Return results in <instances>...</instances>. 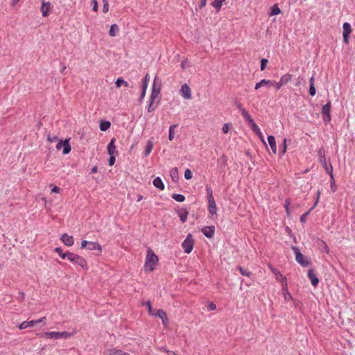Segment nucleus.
<instances>
[{
    "label": "nucleus",
    "mask_w": 355,
    "mask_h": 355,
    "mask_svg": "<svg viewBox=\"0 0 355 355\" xmlns=\"http://www.w3.org/2000/svg\"><path fill=\"white\" fill-rule=\"evenodd\" d=\"M158 262V257L155 254L150 248L147 250L146 257L144 264V270L147 272H152L155 268V266Z\"/></svg>",
    "instance_id": "1"
},
{
    "label": "nucleus",
    "mask_w": 355,
    "mask_h": 355,
    "mask_svg": "<svg viewBox=\"0 0 355 355\" xmlns=\"http://www.w3.org/2000/svg\"><path fill=\"white\" fill-rule=\"evenodd\" d=\"M58 139V137L57 136H51L50 134H49L47 135V140L49 141V142H55L57 141Z\"/></svg>",
    "instance_id": "49"
},
{
    "label": "nucleus",
    "mask_w": 355,
    "mask_h": 355,
    "mask_svg": "<svg viewBox=\"0 0 355 355\" xmlns=\"http://www.w3.org/2000/svg\"><path fill=\"white\" fill-rule=\"evenodd\" d=\"M254 133H256L258 135L259 138L261 140L262 142L266 144L265 141H264L263 136L260 129H259V132H255Z\"/></svg>",
    "instance_id": "59"
},
{
    "label": "nucleus",
    "mask_w": 355,
    "mask_h": 355,
    "mask_svg": "<svg viewBox=\"0 0 355 355\" xmlns=\"http://www.w3.org/2000/svg\"><path fill=\"white\" fill-rule=\"evenodd\" d=\"M72 334L67 331L59 332V339H67L72 336Z\"/></svg>",
    "instance_id": "39"
},
{
    "label": "nucleus",
    "mask_w": 355,
    "mask_h": 355,
    "mask_svg": "<svg viewBox=\"0 0 355 355\" xmlns=\"http://www.w3.org/2000/svg\"><path fill=\"white\" fill-rule=\"evenodd\" d=\"M289 205H290V200H286V202H285V205H284V208L286 209V214H287L288 216L290 215Z\"/></svg>",
    "instance_id": "53"
},
{
    "label": "nucleus",
    "mask_w": 355,
    "mask_h": 355,
    "mask_svg": "<svg viewBox=\"0 0 355 355\" xmlns=\"http://www.w3.org/2000/svg\"><path fill=\"white\" fill-rule=\"evenodd\" d=\"M155 316L160 318L164 325L166 326L168 322V318L166 312L162 309H158L155 312Z\"/></svg>",
    "instance_id": "17"
},
{
    "label": "nucleus",
    "mask_w": 355,
    "mask_h": 355,
    "mask_svg": "<svg viewBox=\"0 0 355 355\" xmlns=\"http://www.w3.org/2000/svg\"><path fill=\"white\" fill-rule=\"evenodd\" d=\"M225 0H214L212 3H211V6L213 7H214L216 9V11L218 12L222 6H223V3L225 1Z\"/></svg>",
    "instance_id": "30"
},
{
    "label": "nucleus",
    "mask_w": 355,
    "mask_h": 355,
    "mask_svg": "<svg viewBox=\"0 0 355 355\" xmlns=\"http://www.w3.org/2000/svg\"><path fill=\"white\" fill-rule=\"evenodd\" d=\"M115 85L117 87H120L121 86L123 85L125 87H128L129 86L128 83L125 81L122 78H119L115 81Z\"/></svg>",
    "instance_id": "33"
},
{
    "label": "nucleus",
    "mask_w": 355,
    "mask_h": 355,
    "mask_svg": "<svg viewBox=\"0 0 355 355\" xmlns=\"http://www.w3.org/2000/svg\"><path fill=\"white\" fill-rule=\"evenodd\" d=\"M51 10L50 3H43L41 7V11L43 17H47L49 15V11Z\"/></svg>",
    "instance_id": "24"
},
{
    "label": "nucleus",
    "mask_w": 355,
    "mask_h": 355,
    "mask_svg": "<svg viewBox=\"0 0 355 355\" xmlns=\"http://www.w3.org/2000/svg\"><path fill=\"white\" fill-rule=\"evenodd\" d=\"M75 263L80 266L82 269L84 270H89L88 264L86 259L80 255H78Z\"/></svg>",
    "instance_id": "15"
},
{
    "label": "nucleus",
    "mask_w": 355,
    "mask_h": 355,
    "mask_svg": "<svg viewBox=\"0 0 355 355\" xmlns=\"http://www.w3.org/2000/svg\"><path fill=\"white\" fill-rule=\"evenodd\" d=\"M320 156H325L324 150L322 148L318 150V157H320Z\"/></svg>",
    "instance_id": "64"
},
{
    "label": "nucleus",
    "mask_w": 355,
    "mask_h": 355,
    "mask_svg": "<svg viewBox=\"0 0 355 355\" xmlns=\"http://www.w3.org/2000/svg\"><path fill=\"white\" fill-rule=\"evenodd\" d=\"M60 191V187H57V186H55V187L52 189L51 192H52V193H58Z\"/></svg>",
    "instance_id": "63"
},
{
    "label": "nucleus",
    "mask_w": 355,
    "mask_h": 355,
    "mask_svg": "<svg viewBox=\"0 0 355 355\" xmlns=\"http://www.w3.org/2000/svg\"><path fill=\"white\" fill-rule=\"evenodd\" d=\"M172 198L178 202H183L185 200V197L182 194L173 193Z\"/></svg>",
    "instance_id": "38"
},
{
    "label": "nucleus",
    "mask_w": 355,
    "mask_h": 355,
    "mask_svg": "<svg viewBox=\"0 0 355 355\" xmlns=\"http://www.w3.org/2000/svg\"><path fill=\"white\" fill-rule=\"evenodd\" d=\"M316 93V90H315V86L314 85H310V87H309V94L311 96H315Z\"/></svg>",
    "instance_id": "56"
},
{
    "label": "nucleus",
    "mask_w": 355,
    "mask_h": 355,
    "mask_svg": "<svg viewBox=\"0 0 355 355\" xmlns=\"http://www.w3.org/2000/svg\"><path fill=\"white\" fill-rule=\"evenodd\" d=\"M268 144H269L273 153L275 154L277 153V148H276V141H275V137L272 135L268 136Z\"/></svg>",
    "instance_id": "26"
},
{
    "label": "nucleus",
    "mask_w": 355,
    "mask_h": 355,
    "mask_svg": "<svg viewBox=\"0 0 355 355\" xmlns=\"http://www.w3.org/2000/svg\"><path fill=\"white\" fill-rule=\"evenodd\" d=\"M105 353L107 355H131L128 352H125L121 349H119L116 348L107 349Z\"/></svg>",
    "instance_id": "16"
},
{
    "label": "nucleus",
    "mask_w": 355,
    "mask_h": 355,
    "mask_svg": "<svg viewBox=\"0 0 355 355\" xmlns=\"http://www.w3.org/2000/svg\"><path fill=\"white\" fill-rule=\"evenodd\" d=\"M343 42L345 44H348L349 42V35L352 33L351 25L347 22H345L343 25Z\"/></svg>",
    "instance_id": "7"
},
{
    "label": "nucleus",
    "mask_w": 355,
    "mask_h": 355,
    "mask_svg": "<svg viewBox=\"0 0 355 355\" xmlns=\"http://www.w3.org/2000/svg\"><path fill=\"white\" fill-rule=\"evenodd\" d=\"M292 250L295 253L296 261L303 267L308 266L310 263L309 261L304 257L299 249L295 246H293Z\"/></svg>",
    "instance_id": "3"
},
{
    "label": "nucleus",
    "mask_w": 355,
    "mask_h": 355,
    "mask_svg": "<svg viewBox=\"0 0 355 355\" xmlns=\"http://www.w3.org/2000/svg\"><path fill=\"white\" fill-rule=\"evenodd\" d=\"M194 240L191 234H189L186 239L182 242V246L185 253L189 254L193 248Z\"/></svg>",
    "instance_id": "4"
},
{
    "label": "nucleus",
    "mask_w": 355,
    "mask_h": 355,
    "mask_svg": "<svg viewBox=\"0 0 355 355\" xmlns=\"http://www.w3.org/2000/svg\"><path fill=\"white\" fill-rule=\"evenodd\" d=\"M320 248H321L322 252H324L326 253H329V249L328 245L323 241H321V246H320Z\"/></svg>",
    "instance_id": "43"
},
{
    "label": "nucleus",
    "mask_w": 355,
    "mask_h": 355,
    "mask_svg": "<svg viewBox=\"0 0 355 355\" xmlns=\"http://www.w3.org/2000/svg\"><path fill=\"white\" fill-rule=\"evenodd\" d=\"M92 3H93V8H92V10L94 11V12H97L98 10V2L96 0H92Z\"/></svg>",
    "instance_id": "57"
},
{
    "label": "nucleus",
    "mask_w": 355,
    "mask_h": 355,
    "mask_svg": "<svg viewBox=\"0 0 355 355\" xmlns=\"http://www.w3.org/2000/svg\"><path fill=\"white\" fill-rule=\"evenodd\" d=\"M103 12L104 13H107L109 10V3L107 0H103Z\"/></svg>",
    "instance_id": "46"
},
{
    "label": "nucleus",
    "mask_w": 355,
    "mask_h": 355,
    "mask_svg": "<svg viewBox=\"0 0 355 355\" xmlns=\"http://www.w3.org/2000/svg\"><path fill=\"white\" fill-rule=\"evenodd\" d=\"M62 147H63V154L67 155L71 151V146L69 144V139H67L64 141H60L57 146L56 148L60 150Z\"/></svg>",
    "instance_id": "9"
},
{
    "label": "nucleus",
    "mask_w": 355,
    "mask_h": 355,
    "mask_svg": "<svg viewBox=\"0 0 355 355\" xmlns=\"http://www.w3.org/2000/svg\"><path fill=\"white\" fill-rule=\"evenodd\" d=\"M178 216L180 217V220L182 223H184L187 219L189 214V211L187 208H181L178 211Z\"/></svg>",
    "instance_id": "19"
},
{
    "label": "nucleus",
    "mask_w": 355,
    "mask_h": 355,
    "mask_svg": "<svg viewBox=\"0 0 355 355\" xmlns=\"http://www.w3.org/2000/svg\"><path fill=\"white\" fill-rule=\"evenodd\" d=\"M286 141H287L286 139H284V143H283V146H282V150L281 152V155H284L286 153V148H287V146H286Z\"/></svg>",
    "instance_id": "55"
},
{
    "label": "nucleus",
    "mask_w": 355,
    "mask_h": 355,
    "mask_svg": "<svg viewBox=\"0 0 355 355\" xmlns=\"http://www.w3.org/2000/svg\"><path fill=\"white\" fill-rule=\"evenodd\" d=\"M119 31V28L116 24H112L110 27L109 35L111 37H114L116 35V32Z\"/></svg>",
    "instance_id": "37"
},
{
    "label": "nucleus",
    "mask_w": 355,
    "mask_h": 355,
    "mask_svg": "<svg viewBox=\"0 0 355 355\" xmlns=\"http://www.w3.org/2000/svg\"><path fill=\"white\" fill-rule=\"evenodd\" d=\"M153 148V144L152 141H148L146 147L145 155L148 156Z\"/></svg>",
    "instance_id": "34"
},
{
    "label": "nucleus",
    "mask_w": 355,
    "mask_h": 355,
    "mask_svg": "<svg viewBox=\"0 0 355 355\" xmlns=\"http://www.w3.org/2000/svg\"><path fill=\"white\" fill-rule=\"evenodd\" d=\"M153 184L156 188H157L160 190L164 189V184L163 182L162 181V180L160 179V178H159V177H157L153 180Z\"/></svg>",
    "instance_id": "27"
},
{
    "label": "nucleus",
    "mask_w": 355,
    "mask_h": 355,
    "mask_svg": "<svg viewBox=\"0 0 355 355\" xmlns=\"http://www.w3.org/2000/svg\"><path fill=\"white\" fill-rule=\"evenodd\" d=\"M89 241L86 240H83L81 241V248H87Z\"/></svg>",
    "instance_id": "60"
},
{
    "label": "nucleus",
    "mask_w": 355,
    "mask_h": 355,
    "mask_svg": "<svg viewBox=\"0 0 355 355\" xmlns=\"http://www.w3.org/2000/svg\"><path fill=\"white\" fill-rule=\"evenodd\" d=\"M40 336L41 337H45L49 339H59V332L58 331H51V332H45L40 334Z\"/></svg>",
    "instance_id": "22"
},
{
    "label": "nucleus",
    "mask_w": 355,
    "mask_h": 355,
    "mask_svg": "<svg viewBox=\"0 0 355 355\" xmlns=\"http://www.w3.org/2000/svg\"><path fill=\"white\" fill-rule=\"evenodd\" d=\"M108 162L110 166L114 165L115 162V155H110Z\"/></svg>",
    "instance_id": "58"
},
{
    "label": "nucleus",
    "mask_w": 355,
    "mask_h": 355,
    "mask_svg": "<svg viewBox=\"0 0 355 355\" xmlns=\"http://www.w3.org/2000/svg\"><path fill=\"white\" fill-rule=\"evenodd\" d=\"M268 268L270 269L271 272L274 274L275 279L277 281L282 284V286H285L287 284V279L285 276H284L279 270L275 268L271 264L268 263Z\"/></svg>",
    "instance_id": "5"
},
{
    "label": "nucleus",
    "mask_w": 355,
    "mask_h": 355,
    "mask_svg": "<svg viewBox=\"0 0 355 355\" xmlns=\"http://www.w3.org/2000/svg\"><path fill=\"white\" fill-rule=\"evenodd\" d=\"M307 276H308L309 279H310L311 284L313 286H315L318 284L319 279L317 277V275H316L314 270H313V269L309 270Z\"/></svg>",
    "instance_id": "14"
},
{
    "label": "nucleus",
    "mask_w": 355,
    "mask_h": 355,
    "mask_svg": "<svg viewBox=\"0 0 355 355\" xmlns=\"http://www.w3.org/2000/svg\"><path fill=\"white\" fill-rule=\"evenodd\" d=\"M207 4V0H201L199 6L200 8H204Z\"/></svg>",
    "instance_id": "62"
},
{
    "label": "nucleus",
    "mask_w": 355,
    "mask_h": 355,
    "mask_svg": "<svg viewBox=\"0 0 355 355\" xmlns=\"http://www.w3.org/2000/svg\"><path fill=\"white\" fill-rule=\"evenodd\" d=\"M184 178L187 180H190L192 178V172L189 169H187L184 172Z\"/></svg>",
    "instance_id": "50"
},
{
    "label": "nucleus",
    "mask_w": 355,
    "mask_h": 355,
    "mask_svg": "<svg viewBox=\"0 0 355 355\" xmlns=\"http://www.w3.org/2000/svg\"><path fill=\"white\" fill-rule=\"evenodd\" d=\"M291 80V75L289 73H286L283 75L279 82H275L273 80L272 86H275L276 89H279L283 85L287 84L288 82Z\"/></svg>",
    "instance_id": "6"
},
{
    "label": "nucleus",
    "mask_w": 355,
    "mask_h": 355,
    "mask_svg": "<svg viewBox=\"0 0 355 355\" xmlns=\"http://www.w3.org/2000/svg\"><path fill=\"white\" fill-rule=\"evenodd\" d=\"M239 110L241 112V114L242 115V116L248 121H249L252 117L250 116V114L248 113V112L245 109L243 108L242 106L239 105Z\"/></svg>",
    "instance_id": "29"
},
{
    "label": "nucleus",
    "mask_w": 355,
    "mask_h": 355,
    "mask_svg": "<svg viewBox=\"0 0 355 355\" xmlns=\"http://www.w3.org/2000/svg\"><path fill=\"white\" fill-rule=\"evenodd\" d=\"M45 317H43L37 320H31V321H24V329L31 327L36 324L43 322L45 320Z\"/></svg>",
    "instance_id": "23"
},
{
    "label": "nucleus",
    "mask_w": 355,
    "mask_h": 355,
    "mask_svg": "<svg viewBox=\"0 0 355 355\" xmlns=\"http://www.w3.org/2000/svg\"><path fill=\"white\" fill-rule=\"evenodd\" d=\"M268 63V60L263 58L261 60V70L263 71L266 68V65Z\"/></svg>",
    "instance_id": "52"
},
{
    "label": "nucleus",
    "mask_w": 355,
    "mask_h": 355,
    "mask_svg": "<svg viewBox=\"0 0 355 355\" xmlns=\"http://www.w3.org/2000/svg\"><path fill=\"white\" fill-rule=\"evenodd\" d=\"M78 254H74L73 252H71L69 251L66 252L65 255L62 256V259H67L70 262L74 263L76 262V258Z\"/></svg>",
    "instance_id": "25"
},
{
    "label": "nucleus",
    "mask_w": 355,
    "mask_h": 355,
    "mask_svg": "<svg viewBox=\"0 0 355 355\" xmlns=\"http://www.w3.org/2000/svg\"><path fill=\"white\" fill-rule=\"evenodd\" d=\"M282 292H283V296L284 299L286 302H289L293 300V297L291 295V293L288 291V284H285V286H282Z\"/></svg>",
    "instance_id": "20"
},
{
    "label": "nucleus",
    "mask_w": 355,
    "mask_h": 355,
    "mask_svg": "<svg viewBox=\"0 0 355 355\" xmlns=\"http://www.w3.org/2000/svg\"><path fill=\"white\" fill-rule=\"evenodd\" d=\"M170 175L173 181H176L178 178V171L177 168H173L170 171Z\"/></svg>",
    "instance_id": "35"
},
{
    "label": "nucleus",
    "mask_w": 355,
    "mask_h": 355,
    "mask_svg": "<svg viewBox=\"0 0 355 355\" xmlns=\"http://www.w3.org/2000/svg\"><path fill=\"white\" fill-rule=\"evenodd\" d=\"M313 209V207L311 208L308 211H306V213H304V214H302L300 217V221L304 223L306 221V218H307V216L310 214V212L311 211V210Z\"/></svg>",
    "instance_id": "47"
},
{
    "label": "nucleus",
    "mask_w": 355,
    "mask_h": 355,
    "mask_svg": "<svg viewBox=\"0 0 355 355\" xmlns=\"http://www.w3.org/2000/svg\"><path fill=\"white\" fill-rule=\"evenodd\" d=\"M207 200H208V211L209 212L214 215L216 214L217 212V207L215 202V200L213 196V192L211 187H207Z\"/></svg>",
    "instance_id": "2"
},
{
    "label": "nucleus",
    "mask_w": 355,
    "mask_h": 355,
    "mask_svg": "<svg viewBox=\"0 0 355 355\" xmlns=\"http://www.w3.org/2000/svg\"><path fill=\"white\" fill-rule=\"evenodd\" d=\"M201 232L206 237L210 239L212 238L214 234L215 227L214 226H207L202 228Z\"/></svg>",
    "instance_id": "13"
},
{
    "label": "nucleus",
    "mask_w": 355,
    "mask_h": 355,
    "mask_svg": "<svg viewBox=\"0 0 355 355\" xmlns=\"http://www.w3.org/2000/svg\"><path fill=\"white\" fill-rule=\"evenodd\" d=\"M62 242L67 246H72L73 245L74 241L73 237L72 236H69L67 234H63L60 238Z\"/></svg>",
    "instance_id": "12"
},
{
    "label": "nucleus",
    "mask_w": 355,
    "mask_h": 355,
    "mask_svg": "<svg viewBox=\"0 0 355 355\" xmlns=\"http://www.w3.org/2000/svg\"><path fill=\"white\" fill-rule=\"evenodd\" d=\"M250 128L252 129V130L255 132H259V128L258 127V125L254 123V121L250 124Z\"/></svg>",
    "instance_id": "51"
},
{
    "label": "nucleus",
    "mask_w": 355,
    "mask_h": 355,
    "mask_svg": "<svg viewBox=\"0 0 355 355\" xmlns=\"http://www.w3.org/2000/svg\"><path fill=\"white\" fill-rule=\"evenodd\" d=\"M331 102L328 101L327 104L323 105L322 108V114L323 115V120L325 123H329L331 121V115H330V110H331Z\"/></svg>",
    "instance_id": "8"
},
{
    "label": "nucleus",
    "mask_w": 355,
    "mask_h": 355,
    "mask_svg": "<svg viewBox=\"0 0 355 355\" xmlns=\"http://www.w3.org/2000/svg\"><path fill=\"white\" fill-rule=\"evenodd\" d=\"M115 139L112 138L107 146V153L110 155H116L117 154L116 147L114 144Z\"/></svg>",
    "instance_id": "18"
},
{
    "label": "nucleus",
    "mask_w": 355,
    "mask_h": 355,
    "mask_svg": "<svg viewBox=\"0 0 355 355\" xmlns=\"http://www.w3.org/2000/svg\"><path fill=\"white\" fill-rule=\"evenodd\" d=\"M260 83L261 87L266 85H272V84H273V80L263 79L260 81Z\"/></svg>",
    "instance_id": "45"
},
{
    "label": "nucleus",
    "mask_w": 355,
    "mask_h": 355,
    "mask_svg": "<svg viewBox=\"0 0 355 355\" xmlns=\"http://www.w3.org/2000/svg\"><path fill=\"white\" fill-rule=\"evenodd\" d=\"M149 80H150V75L147 73L145 76L144 81H143L142 89H147L148 83Z\"/></svg>",
    "instance_id": "40"
},
{
    "label": "nucleus",
    "mask_w": 355,
    "mask_h": 355,
    "mask_svg": "<svg viewBox=\"0 0 355 355\" xmlns=\"http://www.w3.org/2000/svg\"><path fill=\"white\" fill-rule=\"evenodd\" d=\"M180 93L184 99L189 100L191 98V89L186 83L182 85Z\"/></svg>",
    "instance_id": "10"
},
{
    "label": "nucleus",
    "mask_w": 355,
    "mask_h": 355,
    "mask_svg": "<svg viewBox=\"0 0 355 355\" xmlns=\"http://www.w3.org/2000/svg\"><path fill=\"white\" fill-rule=\"evenodd\" d=\"M159 92H160V89L159 88L156 89L155 86L154 85L153 89H152L150 98V101L155 102V99L158 97Z\"/></svg>",
    "instance_id": "28"
},
{
    "label": "nucleus",
    "mask_w": 355,
    "mask_h": 355,
    "mask_svg": "<svg viewBox=\"0 0 355 355\" xmlns=\"http://www.w3.org/2000/svg\"><path fill=\"white\" fill-rule=\"evenodd\" d=\"M154 103L155 102H153V101H150L149 105L148 107V111L149 112H153L155 110V108L157 107L158 103H157L156 105H154Z\"/></svg>",
    "instance_id": "44"
},
{
    "label": "nucleus",
    "mask_w": 355,
    "mask_h": 355,
    "mask_svg": "<svg viewBox=\"0 0 355 355\" xmlns=\"http://www.w3.org/2000/svg\"><path fill=\"white\" fill-rule=\"evenodd\" d=\"M280 12H281V10L278 7V6L277 5H274L271 8V11H270V16L277 15H279Z\"/></svg>",
    "instance_id": "36"
},
{
    "label": "nucleus",
    "mask_w": 355,
    "mask_h": 355,
    "mask_svg": "<svg viewBox=\"0 0 355 355\" xmlns=\"http://www.w3.org/2000/svg\"><path fill=\"white\" fill-rule=\"evenodd\" d=\"M209 309L211 311L215 310L216 309V305L214 303L211 302L209 304Z\"/></svg>",
    "instance_id": "61"
},
{
    "label": "nucleus",
    "mask_w": 355,
    "mask_h": 355,
    "mask_svg": "<svg viewBox=\"0 0 355 355\" xmlns=\"http://www.w3.org/2000/svg\"><path fill=\"white\" fill-rule=\"evenodd\" d=\"M320 163L323 166L325 171L331 175V179H333V167L331 164L328 165L327 163V159L325 156H320L318 158Z\"/></svg>",
    "instance_id": "11"
},
{
    "label": "nucleus",
    "mask_w": 355,
    "mask_h": 355,
    "mask_svg": "<svg viewBox=\"0 0 355 355\" xmlns=\"http://www.w3.org/2000/svg\"><path fill=\"white\" fill-rule=\"evenodd\" d=\"M143 305H145L147 309H148V313L151 315H155V312L157 310H154L151 306V303L150 301H147L144 303H143Z\"/></svg>",
    "instance_id": "31"
},
{
    "label": "nucleus",
    "mask_w": 355,
    "mask_h": 355,
    "mask_svg": "<svg viewBox=\"0 0 355 355\" xmlns=\"http://www.w3.org/2000/svg\"><path fill=\"white\" fill-rule=\"evenodd\" d=\"M54 251L57 252L60 257L62 259V256L66 254V252H63L60 248H55Z\"/></svg>",
    "instance_id": "54"
},
{
    "label": "nucleus",
    "mask_w": 355,
    "mask_h": 355,
    "mask_svg": "<svg viewBox=\"0 0 355 355\" xmlns=\"http://www.w3.org/2000/svg\"><path fill=\"white\" fill-rule=\"evenodd\" d=\"M231 127V124L230 123H225L223 127H222V131L224 134H227L229 130H230V128Z\"/></svg>",
    "instance_id": "48"
},
{
    "label": "nucleus",
    "mask_w": 355,
    "mask_h": 355,
    "mask_svg": "<svg viewBox=\"0 0 355 355\" xmlns=\"http://www.w3.org/2000/svg\"><path fill=\"white\" fill-rule=\"evenodd\" d=\"M111 126V123L110 121H101L100 123V129L101 131L107 130Z\"/></svg>",
    "instance_id": "32"
},
{
    "label": "nucleus",
    "mask_w": 355,
    "mask_h": 355,
    "mask_svg": "<svg viewBox=\"0 0 355 355\" xmlns=\"http://www.w3.org/2000/svg\"><path fill=\"white\" fill-rule=\"evenodd\" d=\"M87 249L89 250H98L100 253L102 252L101 245L99 243L93 241H89Z\"/></svg>",
    "instance_id": "21"
},
{
    "label": "nucleus",
    "mask_w": 355,
    "mask_h": 355,
    "mask_svg": "<svg viewBox=\"0 0 355 355\" xmlns=\"http://www.w3.org/2000/svg\"><path fill=\"white\" fill-rule=\"evenodd\" d=\"M175 127H176V125H172L169 128L168 139L170 141H172L174 139V129Z\"/></svg>",
    "instance_id": "41"
},
{
    "label": "nucleus",
    "mask_w": 355,
    "mask_h": 355,
    "mask_svg": "<svg viewBox=\"0 0 355 355\" xmlns=\"http://www.w3.org/2000/svg\"><path fill=\"white\" fill-rule=\"evenodd\" d=\"M239 270L242 275L247 276V277L251 276V272H249L248 270L242 268L241 266L239 267Z\"/></svg>",
    "instance_id": "42"
}]
</instances>
